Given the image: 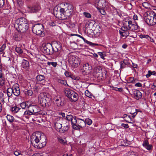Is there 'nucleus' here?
I'll list each match as a JSON object with an SVG mask.
<instances>
[{"mask_svg":"<svg viewBox=\"0 0 156 156\" xmlns=\"http://www.w3.org/2000/svg\"><path fill=\"white\" fill-rule=\"evenodd\" d=\"M72 125L73 124H76L77 122V121L76 118L74 117L71 120Z\"/></svg>","mask_w":156,"mask_h":156,"instance_id":"nucleus-45","label":"nucleus"},{"mask_svg":"<svg viewBox=\"0 0 156 156\" xmlns=\"http://www.w3.org/2000/svg\"><path fill=\"white\" fill-rule=\"evenodd\" d=\"M114 90H115V91H119V92L122 91H123V89L122 88H118L117 87H114Z\"/></svg>","mask_w":156,"mask_h":156,"instance_id":"nucleus-54","label":"nucleus"},{"mask_svg":"<svg viewBox=\"0 0 156 156\" xmlns=\"http://www.w3.org/2000/svg\"><path fill=\"white\" fill-rule=\"evenodd\" d=\"M121 126L125 128H127L129 127V126L127 124H125L124 123H122L121 124Z\"/></svg>","mask_w":156,"mask_h":156,"instance_id":"nucleus-59","label":"nucleus"},{"mask_svg":"<svg viewBox=\"0 0 156 156\" xmlns=\"http://www.w3.org/2000/svg\"><path fill=\"white\" fill-rule=\"evenodd\" d=\"M26 104L25 102H23L20 104V105L22 108L25 109L27 107Z\"/></svg>","mask_w":156,"mask_h":156,"instance_id":"nucleus-47","label":"nucleus"},{"mask_svg":"<svg viewBox=\"0 0 156 156\" xmlns=\"http://www.w3.org/2000/svg\"><path fill=\"white\" fill-rule=\"evenodd\" d=\"M52 49L53 52H57L56 54V57H58L60 56L59 51L61 49V44L58 41H55L52 44Z\"/></svg>","mask_w":156,"mask_h":156,"instance_id":"nucleus-12","label":"nucleus"},{"mask_svg":"<svg viewBox=\"0 0 156 156\" xmlns=\"http://www.w3.org/2000/svg\"><path fill=\"white\" fill-rule=\"evenodd\" d=\"M130 114H132V117L133 118H134L137 115V112H133V113H130Z\"/></svg>","mask_w":156,"mask_h":156,"instance_id":"nucleus-64","label":"nucleus"},{"mask_svg":"<svg viewBox=\"0 0 156 156\" xmlns=\"http://www.w3.org/2000/svg\"><path fill=\"white\" fill-rule=\"evenodd\" d=\"M73 8L71 6H68L67 9L65 10V16L67 18V17H70L72 16L73 14Z\"/></svg>","mask_w":156,"mask_h":156,"instance_id":"nucleus-15","label":"nucleus"},{"mask_svg":"<svg viewBox=\"0 0 156 156\" xmlns=\"http://www.w3.org/2000/svg\"><path fill=\"white\" fill-rule=\"evenodd\" d=\"M156 74V72L154 71L151 72L150 70L148 71V73L146 75V76L147 78H149L151 75H155Z\"/></svg>","mask_w":156,"mask_h":156,"instance_id":"nucleus-36","label":"nucleus"},{"mask_svg":"<svg viewBox=\"0 0 156 156\" xmlns=\"http://www.w3.org/2000/svg\"><path fill=\"white\" fill-rule=\"evenodd\" d=\"M13 94L14 95L18 96L20 94V90L18 85L17 84H15L12 87Z\"/></svg>","mask_w":156,"mask_h":156,"instance_id":"nucleus-14","label":"nucleus"},{"mask_svg":"<svg viewBox=\"0 0 156 156\" xmlns=\"http://www.w3.org/2000/svg\"><path fill=\"white\" fill-rule=\"evenodd\" d=\"M123 26L121 29L124 32L119 30V32L120 35L122 37L126 36V37L129 36L133 38H135V36L131 32H127L129 30L133 31L139 29V27L137 24H134L133 22L127 18H125L123 21Z\"/></svg>","mask_w":156,"mask_h":156,"instance_id":"nucleus-1","label":"nucleus"},{"mask_svg":"<svg viewBox=\"0 0 156 156\" xmlns=\"http://www.w3.org/2000/svg\"><path fill=\"white\" fill-rule=\"evenodd\" d=\"M20 109V108L16 106H15L12 107L11 108L10 110L13 112V113H16L18 112Z\"/></svg>","mask_w":156,"mask_h":156,"instance_id":"nucleus-27","label":"nucleus"},{"mask_svg":"<svg viewBox=\"0 0 156 156\" xmlns=\"http://www.w3.org/2000/svg\"><path fill=\"white\" fill-rule=\"evenodd\" d=\"M68 61L69 65L73 68L77 67L80 65V59L78 57L70 55L69 56Z\"/></svg>","mask_w":156,"mask_h":156,"instance_id":"nucleus-8","label":"nucleus"},{"mask_svg":"<svg viewBox=\"0 0 156 156\" xmlns=\"http://www.w3.org/2000/svg\"><path fill=\"white\" fill-rule=\"evenodd\" d=\"M55 9L54 10V13L55 16L59 19L65 20L66 19L65 16V9L59 7V9L57 10Z\"/></svg>","mask_w":156,"mask_h":156,"instance_id":"nucleus-10","label":"nucleus"},{"mask_svg":"<svg viewBox=\"0 0 156 156\" xmlns=\"http://www.w3.org/2000/svg\"><path fill=\"white\" fill-rule=\"evenodd\" d=\"M52 48L51 44L47 43L43 45L41 50L44 53L47 55H50L53 53Z\"/></svg>","mask_w":156,"mask_h":156,"instance_id":"nucleus-11","label":"nucleus"},{"mask_svg":"<svg viewBox=\"0 0 156 156\" xmlns=\"http://www.w3.org/2000/svg\"><path fill=\"white\" fill-rule=\"evenodd\" d=\"M12 90V88H9L7 90V94L8 97V100H9V98L13 94Z\"/></svg>","mask_w":156,"mask_h":156,"instance_id":"nucleus-26","label":"nucleus"},{"mask_svg":"<svg viewBox=\"0 0 156 156\" xmlns=\"http://www.w3.org/2000/svg\"><path fill=\"white\" fill-rule=\"evenodd\" d=\"M54 127L55 129L60 133H64L67 131L69 129V126L68 123L65 125L62 128V123L58 121L55 123Z\"/></svg>","mask_w":156,"mask_h":156,"instance_id":"nucleus-9","label":"nucleus"},{"mask_svg":"<svg viewBox=\"0 0 156 156\" xmlns=\"http://www.w3.org/2000/svg\"><path fill=\"white\" fill-rule=\"evenodd\" d=\"M50 95L46 93H41L38 96V101L43 107L46 106L47 104L51 101Z\"/></svg>","mask_w":156,"mask_h":156,"instance_id":"nucleus-5","label":"nucleus"},{"mask_svg":"<svg viewBox=\"0 0 156 156\" xmlns=\"http://www.w3.org/2000/svg\"><path fill=\"white\" fill-rule=\"evenodd\" d=\"M17 3L20 6H21L23 5V2L22 0H18Z\"/></svg>","mask_w":156,"mask_h":156,"instance_id":"nucleus-61","label":"nucleus"},{"mask_svg":"<svg viewBox=\"0 0 156 156\" xmlns=\"http://www.w3.org/2000/svg\"><path fill=\"white\" fill-rule=\"evenodd\" d=\"M33 114L32 112L30 111L29 110L27 111H26L24 112V115H32Z\"/></svg>","mask_w":156,"mask_h":156,"instance_id":"nucleus-44","label":"nucleus"},{"mask_svg":"<svg viewBox=\"0 0 156 156\" xmlns=\"http://www.w3.org/2000/svg\"><path fill=\"white\" fill-rule=\"evenodd\" d=\"M13 122H13L12 124V127L13 128L15 129H18V126L17 125V124L16 123H19V122L18 120L15 119Z\"/></svg>","mask_w":156,"mask_h":156,"instance_id":"nucleus-33","label":"nucleus"},{"mask_svg":"<svg viewBox=\"0 0 156 156\" xmlns=\"http://www.w3.org/2000/svg\"><path fill=\"white\" fill-rule=\"evenodd\" d=\"M36 78L37 81H41L44 80L45 77L44 76L42 75H38L37 76Z\"/></svg>","mask_w":156,"mask_h":156,"instance_id":"nucleus-32","label":"nucleus"},{"mask_svg":"<svg viewBox=\"0 0 156 156\" xmlns=\"http://www.w3.org/2000/svg\"><path fill=\"white\" fill-rule=\"evenodd\" d=\"M73 128V129H79L80 128V127L78 125V124L77 125L76 124H73L72 125Z\"/></svg>","mask_w":156,"mask_h":156,"instance_id":"nucleus-49","label":"nucleus"},{"mask_svg":"<svg viewBox=\"0 0 156 156\" xmlns=\"http://www.w3.org/2000/svg\"><path fill=\"white\" fill-rule=\"evenodd\" d=\"M66 95L68 97L71 101L75 102L78 98V94L69 88H66L64 91Z\"/></svg>","mask_w":156,"mask_h":156,"instance_id":"nucleus-6","label":"nucleus"},{"mask_svg":"<svg viewBox=\"0 0 156 156\" xmlns=\"http://www.w3.org/2000/svg\"><path fill=\"white\" fill-rule=\"evenodd\" d=\"M72 79L75 80H78L79 79V78L78 77L76 76L75 75H74L71 73L70 77Z\"/></svg>","mask_w":156,"mask_h":156,"instance_id":"nucleus-51","label":"nucleus"},{"mask_svg":"<svg viewBox=\"0 0 156 156\" xmlns=\"http://www.w3.org/2000/svg\"><path fill=\"white\" fill-rule=\"evenodd\" d=\"M21 33V32L19 31L18 32L15 34L14 36V38L15 40L19 41L22 39V36Z\"/></svg>","mask_w":156,"mask_h":156,"instance_id":"nucleus-22","label":"nucleus"},{"mask_svg":"<svg viewBox=\"0 0 156 156\" xmlns=\"http://www.w3.org/2000/svg\"><path fill=\"white\" fill-rule=\"evenodd\" d=\"M5 0H0V8H2L5 9Z\"/></svg>","mask_w":156,"mask_h":156,"instance_id":"nucleus-38","label":"nucleus"},{"mask_svg":"<svg viewBox=\"0 0 156 156\" xmlns=\"http://www.w3.org/2000/svg\"><path fill=\"white\" fill-rule=\"evenodd\" d=\"M41 8L39 5H37L32 7L29 8L30 11L31 12H38L41 9Z\"/></svg>","mask_w":156,"mask_h":156,"instance_id":"nucleus-18","label":"nucleus"},{"mask_svg":"<svg viewBox=\"0 0 156 156\" xmlns=\"http://www.w3.org/2000/svg\"><path fill=\"white\" fill-rule=\"evenodd\" d=\"M21 66L22 67L26 70H27L29 68V64L28 61L25 59H23Z\"/></svg>","mask_w":156,"mask_h":156,"instance_id":"nucleus-19","label":"nucleus"},{"mask_svg":"<svg viewBox=\"0 0 156 156\" xmlns=\"http://www.w3.org/2000/svg\"><path fill=\"white\" fill-rule=\"evenodd\" d=\"M73 118L72 115H68L66 117V118L68 121H71Z\"/></svg>","mask_w":156,"mask_h":156,"instance_id":"nucleus-48","label":"nucleus"},{"mask_svg":"<svg viewBox=\"0 0 156 156\" xmlns=\"http://www.w3.org/2000/svg\"><path fill=\"white\" fill-rule=\"evenodd\" d=\"M55 101L58 106L59 107L63 106L64 104V103L62 101L61 99L60 98H59L56 99Z\"/></svg>","mask_w":156,"mask_h":156,"instance_id":"nucleus-25","label":"nucleus"},{"mask_svg":"<svg viewBox=\"0 0 156 156\" xmlns=\"http://www.w3.org/2000/svg\"><path fill=\"white\" fill-rule=\"evenodd\" d=\"M134 80V78L133 77H130L129 80V82L132 83L133 82Z\"/></svg>","mask_w":156,"mask_h":156,"instance_id":"nucleus-63","label":"nucleus"},{"mask_svg":"<svg viewBox=\"0 0 156 156\" xmlns=\"http://www.w3.org/2000/svg\"><path fill=\"white\" fill-rule=\"evenodd\" d=\"M133 94L135 99L139 100L141 98L142 94L138 90H136L133 92Z\"/></svg>","mask_w":156,"mask_h":156,"instance_id":"nucleus-20","label":"nucleus"},{"mask_svg":"<svg viewBox=\"0 0 156 156\" xmlns=\"http://www.w3.org/2000/svg\"><path fill=\"white\" fill-rule=\"evenodd\" d=\"M94 5L98 9L105 8L108 5V2L105 0H95Z\"/></svg>","mask_w":156,"mask_h":156,"instance_id":"nucleus-13","label":"nucleus"},{"mask_svg":"<svg viewBox=\"0 0 156 156\" xmlns=\"http://www.w3.org/2000/svg\"><path fill=\"white\" fill-rule=\"evenodd\" d=\"M25 102L26 104L27 108H28L29 107L32 106V105H31L32 104V102L31 101H28Z\"/></svg>","mask_w":156,"mask_h":156,"instance_id":"nucleus-46","label":"nucleus"},{"mask_svg":"<svg viewBox=\"0 0 156 156\" xmlns=\"http://www.w3.org/2000/svg\"><path fill=\"white\" fill-rule=\"evenodd\" d=\"M84 121L85 124H87L89 125H90L92 123V121L89 118L86 119Z\"/></svg>","mask_w":156,"mask_h":156,"instance_id":"nucleus-40","label":"nucleus"},{"mask_svg":"<svg viewBox=\"0 0 156 156\" xmlns=\"http://www.w3.org/2000/svg\"><path fill=\"white\" fill-rule=\"evenodd\" d=\"M46 136L41 133H33L31 137V142L35 148H41L46 144Z\"/></svg>","mask_w":156,"mask_h":156,"instance_id":"nucleus-2","label":"nucleus"},{"mask_svg":"<svg viewBox=\"0 0 156 156\" xmlns=\"http://www.w3.org/2000/svg\"><path fill=\"white\" fill-rule=\"evenodd\" d=\"M22 47L20 45H18V47H17L15 48V50L16 52L19 54H22L23 52V51L22 50Z\"/></svg>","mask_w":156,"mask_h":156,"instance_id":"nucleus-28","label":"nucleus"},{"mask_svg":"<svg viewBox=\"0 0 156 156\" xmlns=\"http://www.w3.org/2000/svg\"><path fill=\"white\" fill-rule=\"evenodd\" d=\"M24 153V152L23 151L22 152V154L21 153V151L19 150H17L14 151V154L16 156H18L20 155H22Z\"/></svg>","mask_w":156,"mask_h":156,"instance_id":"nucleus-39","label":"nucleus"},{"mask_svg":"<svg viewBox=\"0 0 156 156\" xmlns=\"http://www.w3.org/2000/svg\"><path fill=\"white\" fill-rule=\"evenodd\" d=\"M44 29L43 25L41 23H38L35 24L33 26L32 30L33 33L36 34L43 37L44 35Z\"/></svg>","mask_w":156,"mask_h":156,"instance_id":"nucleus-7","label":"nucleus"},{"mask_svg":"<svg viewBox=\"0 0 156 156\" xmlns=\"http://www.w3.org/2000/svg\"><path fill=\"white\" fill-rule=\"evenodd\" d=\"M140 37L141 38H146L147 40H148V39H150V37L147 35L141 34L140 35Z\"/></svg>","mask_w":156,"mask_h":156,"instance_id":"nucleus-43","label":"nucleus"},{"mask_svg":"<svg viewBox=\"0 0 156 156\" xmlns=\"http://www.w3.org/2000/svg\"><path fill=\"white\" fill-rule=\"evenodd\" d=\"M25 94L28 96H31L33 94V92L31 90H27V91H25Z\"/></svg>","mask_w":156,"mask_h":156,"instance_id":"nucleus-42","label":"nucleus"},{"mask_svg":"<svg viewBox=\"0 0 156 156\" xmlns=\"http://www.w3.org/2000/svg\"><path fill=\"white\" fill-rule=\"evenodd\" d=\"M49 25L52 27L55 26L56 25V23L54 21H51L49 22Z\"/></svg>","mask_w":156,"mask_h":156,"instance_id":"nucleus-58","label":"nucleus"},{"mask_svg":"<svg viewBox=\"0 0 156 156\" xmlns=\"http://www.w3.org/2000/svg\"><path fill=\"white\" fill-rule=\"evenodd\" d=\"M98 54H99V55L100 56L101 58L102 59H105L104 56H105V54H103L101 52H98Z\"/></svg>","mask_w":156,"mask_h":156,"instance_id":"nucleus-53","label":"nucleus"},{"mask_svg":"<svg viewBox=\"0 0 156 156\" xmlns=\"http://www.w3.org/2000/svg\"><path fill=\"white\" fill-rule=\"evenodd\" d=\"M14 25L17 30L21 33L25 32L29 28L27 20L24 18H20L16 20Z\"/></svg>","mask_w":156,"mask_h":156,"instance_id":"nucleus-3","label":"nucleus"},{"mask_svg":"<svg viewBox=\"0 0 156 156\" xmlns=\"http://www.w3.org/2000/svg\"><path fill=\"white\" fill-rule=\"evenodd\" d=\"M120 68L121 69H123L126 67V65L123 64V62H120Z\"/></svg>","mask_w":156,"mask_h":156,"instance_id":"nucleus-57","label":"nucleus"},{"mask_svg":"<svg viewBox=\"0 0 156 156\" xmlns=\"http://www.w3.org/2000/svg\"><path fill=\"white\" fill-rule=\"evenodd\" d=\"M71 73L67 71H66L65 73L66 76L67 77H70Z\"/></svg>","mask_w":156,"mask_h":156,"instance_id":"nucleus-55","label":"nucleus"},{"mask_svg":"<svg viewBox=\"0 0 156 156\" xmlns=\"http://www.w3.org/2000/svg\"><path fill=\"white\" fill-rule=\"evenodd\" d=\"M81 71L83 74L86 75V71L84 69V68L81 69Z\"/></svg>","mask_w":156,"mask_h":156,"instance_id":"nucleus-62","label":"nucleus"},{"mask_svg":"<svg viewBox=\"0 0 156 156\" xmlns=\"http://www.w3.org/2000/svg\"><path fill=\"white\" fill-rule=\"evenodd\" d=\"M77 123L80 128H83L85 126V121L81 119H77Z\"/></svg>","mask_w":156,"mask_h":156,"instance_id":"nucleus-23","label":"nucleus"},{"mask_svg":"<svg viewBox=\"0 0 156 156\" xmlns=\"http://www.w3.org/2000/svg\"><path fill=\"white\" fill-rule=\"evenodd\" d=\"M143 145L148 150H151L153 147L152 145L149 144L148 141L147 140H145L144 141L143 144Z\"/></svg>","mask_w":156,"mask_h":156,"instance_id":"nucleus-21","label":"nucleus"},{"mask_svg":"<svg viewBox=\"0 0 156 156\" xmlns=\"http://www.w3.org/2000/svg\"><path fill=\"white\" fill-rule=\"evenodd\" d=\"M143 19L149 26H153L156 24V13L153 11L145 12Z\"/></svg>","mask_w":156,"mask_h":156,"instance_id":"nucleus-4","label":"nucleus"},{"mask_svg":"<svg viewBox=\"0 0 156 156\" xmlns=\"http://www.w3.org/2000/svg\"><path fill=\"white\" fill-rule=\"evenodd\" d=\"M85 95L87 97L90 98H91V94L90 92L88 90H86L85 92Z\"/></svg>","mask_w":156,"mask_h":156,"instance_id":"nucleus-50","label":"nucleus"},{"mask_svg":"<svg viewBox=\"0 0 156 156\" xmlns=\"http://www.w3.org/2000/svg\"><path fill=\"white\" fill-rule=\"evenodd\" d=\"M6 118L11 123L14 120V117L10 115H8L6 116Z\"/></svg>","mask_w":156,"mask_h":156,"instance_id":"nucleus-30","label":"nucleus"},{"mask_svg":"<svg viewBox=\"0 0 156 156\" xmlns=\"http://www.w3.org/2000/svg\"><path fill=\"white\" fill-rule=\"evenodd\" d=\"M58 140L59 143L63 144H66V140L65 138H63L60 137L58 138Z\"/></svg>","mask_w":156,"mask_h":156,"instance_id":"nucleus-31","label":"nucleus"},{"mask_svg":"<svg viewBox=\"0 0 156 156\" xmlns=\"http://www.w3.org/2000/svg\"><path fill=\"white\" fill-rule=\"evenodd\" d=\"M47 64L48 65H51L53 67H55L57 65V62H48Z\"/></svg>","mask_w":156,"mask_h":156,"instance_id":"nucleus-41","label":"nucleus"},{"mask_svg":"<svg viewBox=\"0 0 156 156\" xmlns=\"http://www.w3.org/2000/svg\"><path fill=\"white\" fill-rule=\"evenodd\" d=\"M42 85L41 84H39L35 86L34 87V91L37 92H38L41 88V87H42Z\"/></svg>","mask_w":156,"mask_h":156,"instance_id":"nucleus-29","label":"nucleus"},{"mask_svg":"<svg viewBox=\"0 0 156 156\" xmlns=\"http://www.w3.org/2000/svg\"><path fill=\"white\" fill-rule=\"evenodd\" d=\"M101 71L100 67H99L95 68L94 71L93 72V74L94 76L97 77L98 76L99 74H98Z\"/></svg>","mask_w":156,"mask_h":156,"instance_id":"nucleus-24","label":"nucleus"},{"mask_svg":"<svg viewBox=\"0 0 156 156\" xmlns=\"http://www.w3.org/2000/svg\"><path fill=\"white\" fill-rule=\"evenodd\" d=\"M70 35L71 36H78V37H79L80 38H81L83 40V41L84 42H85L87 44L90 45L94 46V45H98V44L93 43L92 42H90L88 41L87 40H86L82 36H81L79 34H70Z\"/></svg>","mask_w":156,"mask_h":156,"instance_id":"nucleus-17","label":"nucleus"},{"mask_svg":"<svg viewBox=\"0 0 156 156\" xmlns=\"http://www.w3.org/2000/svg\"><path fill=\"white\" fill-rule=\"evenodd\" d=\"M84 15L86 17L89 18L91 17V15L90 14L86 12H83Z\"/></svg>","mask_w":156,"mask_h":156,"instance_id":"nucleus-52","label":"nucleus"},{"mask_svg":"<svg viewBox=\"0 0 156 156\" xmlns=\"http://www.w3.org/2000/svg\"><path fill=\"white\" fill-rule=\"evenodd\" d=\"M99 9L100 10V12L102 15H105L106 12L105 10H104L102 8H100Z\"/></svg>","mask_w":156,"mask_h":156,"instance_id":"nucleus-56","label":"nucleus"},{"mask_svg":"<svg viewBox=\"0 0 156 156\" xmlns=\"http://www.w3.org/2000/svg\"><path fill=\"white\" fill-rule=\"evenodd\" d=\"M32 109L33 110V112L34 113H36L38 112V111L37 109V107L36 105H32Z\"/></svg>","mask_w":156,"mask_h":156,"instance_id":"nucleus-37","label":"nucleus"},{"mask_svg":"<svg viewBox=\"0 0 156 156\" xmlns=\"http://www.w3.org/2000/svg\"><path fill=\"white\" fill-rule=\"evenodd\" d=\"M5 83L4 78L2 76V74L0 73V85L2 86Z\"/></svg>","mask_w":156,"mask_h":156,"instance_id":"nucleus-35","label":"nucleus"},{"mask_svg":"<svg viewBox=\"0 0 156 156\" xmlns=\"http://www.w3.org/2000/svg\"><path fill=\"white\" fill-rule=\"evenodd\" d=\"M83 68L86 71V75H88L91 73L92 69V67L88 63H86L84 64Z\"/></svg>","mask_w":156,"mask_h":156,"instance_id":"nucleus-16","label":"nucleus"},{"mask_svg":"<svg viewBox=\"0 0 156 156\" xmlns=\"http://www.w3.org/2000/svg\"><path fill=\"white\" fill-rule=\"evenodd\" d=\"M58 82L59 83L65 86H68L67 83L66 81L63 80H61V79H58Z\"/></svg>","mask_w":156,"mask_h":156,"instance_id":"nucleus-34","label":"nucleus"},{"mask_svg":"<svg viewBox=\"0 0 156 156\" xmlns=\"http://www.w3.org/2000/svg\"><path fill=\"white\" fill-rule=\"evenodd\" d=\"M135 86L137 87H142V84L138 82L136 83Z\"/></svg>","mask_w":156,"mask_h":156,"instance_id":"nucleus-60","label":"nucleus"}]
</instances>
